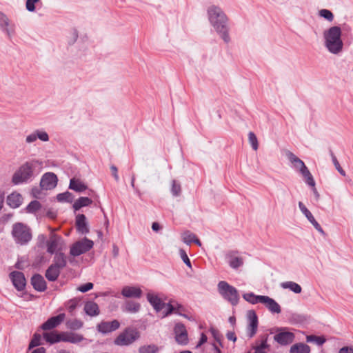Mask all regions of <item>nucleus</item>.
<instances>
[{
	"mask_svg": "<svg viewBox=\"0 0 353 353\" xmlns=\"http://www.w3.org/2000/svg\"><path fill=\"white\" fill-rule=\"evenodd\" d=\"M94 288V284L91 282H87L85 283L80 285L77 288V290L82 293H85L90 290H91Z\"/></svg>",
	"mask_w": 353,
	"mask_h": 353,
	"instance_id": "nucleus-52",
	"label": "nucleus"
},
{
	"mask_svg": "<svg viewBox=\"0 0 353 353\" xmlns=\"http://www.w3.org/2000/svg\"><path fill=\"white\" fill-rule=\"evenodd\" d=\"M339 353H353V346H344L339 350Z\"/></svg>",
	"mask_w": 353,
	"mask_h": 353,
	"instance_id": "nucleus-64",
	"label": "nucleus"
},
{
	"mask_svg": "<svg viewBox=\"0 0 353 353\" xmlns=\"http://www.w3.org/2000/svg\"><path fill=\"white\" fill-rule=\"evenodd\" d=\"M56 199L59 203H72L74 201V196L70 192L65 191L57 194Z\"/></svg>",
	"mask_w": 353,
	"mask_h": 353,
	"instance_id": "nucleus-36",
	"label": "nucleus"
},
{
	"mask_svg": "<svg viewBox=\"0 0 353 353\" xmlns=\"http://www.w3.org/2000/svg\"><path fill=\"white\" fill-rule=\"evenodd\" d=\"M268 334H261L256 341V345L253 347L254 353H268L266 351L270 349V345L268 343Z\"/></svg>",
	"mask_w": 353,
	"mask_h": 353,
	"instance_id": "nucleus-19",
	"label": "nucleus"
},
{
	"mask_svg": "<svg viewBox=\"0 0 353 353\" xmlns=\"http://www.w3.org/2000/svg\"><path fill=\"white\" fill-rule=\"evenodd\" d=\"M170 192L172 196L175 197L180 196L181 194V184L175 179L172 181Z\"/></svg>",
	"mask_w": 353,
	"mask_h": 353,
	"instance_id": "nucleus-44",
	"label": "nucleus"
},
{
	"mask_svg": "<svg viewBox=\"0 0 353 353\" xmlns=\"http://www.w3.org/2000/svg\"><path fill=\"white\" fill-rule=\"evenodd\" d=\"M11 234L15 243L21 245H27L32 238L30 228L21 222L13 224Z\"/></svg>",
	"mask_w": 353,
	"mask_h": 353,
	"instance_id": "nucleus-4",
	"label": "nucleus"
},
{
	"mask_svg": "<svg viewBox=\"0 0 353 353\" xmlns=\"http://www.w3.org/2000/svg\"><path fill=\"white\" fill-rule=\"evenodd\" d=\"M210 332L212 336H213V338L214 339V340L216 342H218L221 347H223L219 332L214 327H210Z\"/></svg>",
	"mask_w": 353,
	"mask_h": 353,
	"instance_id": "nucleus-55",
	"label": "nucleus"
},
{
	"mask_svg": "<svg viewBox=\"0 0 353 353\" xmlns=\"http://www.w3.org/2000/svg\"><path fill=\"white\" fill-rule=\"evenodd\" d=\"M208 341V336H206V334L203 332H202L201 334V336H200V338H199V340L196 344V347H199L201 345H203V344H205Z\"/></svg>",
	"mask_w": 353,
	"mask_h": 353,
	"instance_id": "nucleus-60",
	"label": "nucleus"
},
{
	"mask_svg": "<svg viewBox=\"0 0 353 353\" xmlns=\"http://www.w3.org/2000/svg\"><path fill=\"white\" fill-rule=\"evenodd\" d=\"M48 259L45 256L44 254L40 253L35 257L34 265L36 266H40L41 265L46 263Z\"/></svg>",
	"mask_w": 353,
	"mask_h": 353,
	"instance_id": "nucleus-53",
	"label": "nucleus"
},
{
	"mask_svg": "<svg viewBox=\"0 0 353 353\" xmlns=\"http://www.w3.org/2000/svg\"><path fill=\"white\" fill-rule=\"evenodd\" d=\"M94 246L92 240L87 237L83 238L81 240L74 243L70 248V254L72 256H79L88 251Z\"/></svg>",
	"mask_w": 353,
	"mask_h": 353,
	"instance_id": "nucleus-8",
	"label": "nucleus"
},
{
	"mask_svg": "<svg viewBox=\"0 0 353 353\" xmlns=\"http://www.w3.org/2000/svg\"><path fill=\"white\" fill-rule=\"evenodd\" d=\"M247 316L248 319L247 336L249 338H252L257 332L259 325L258 316L254 310H248Z\"/></svg>",
	"mask_w": 353,
	"mask_h": 353,
	"instance_id": "nucleus-13",
	"label": "nucleus"
},
{
	"mask_svg": "<svg viewBox=\"0 0 353 353\" xmlns=\"http://www.w3.org/2000/svg\"><path fill=\"white\" fill-rule=\"evenodd\" d=\"M9 21L8 17L3 12L0 11V28L8 37H10L11 32L10 28H8Z\"/></svg>",
	"mask_w": 353,
	"mask_h": 353,
	"instance_id": "nucleus-33",
	"label": "nucleus"
},
{
	"mask_svg": "<svg viewBox=\"0 0 353 353\" xmlns=\"http://www.w3.org/2000/svg\"><path fill=\"white\" fill-rule=\"evenodd\" d=\"M326 341V339L323 336H316L314 340V343L319 346L323 345Z\"/></svg>",
	"mask_w": 353,
	"mask_h": 353,
	"instance_id": "nucleus-61",
	"label": "nucleus"
},
{
	"mask_svg": "<svg viewBox=\"0 0 353 353\" xmlns=\"http://www.w3.org/2000/svg\"><path fill=\"white\" fill-rule=\"evenodd\" d=\"M147 300L157 312L161 311L165 306V303L157 295L148 293L147 294Z\"/></svg>",
	"mask_w": 353,
	"mask_h": 353,
	"instance_id": "nucleus-26",
	"label": "nucleus"
},
{
	"mask_svg": "<svg viewBox=\"0 0 353 353\" xmlns=\"http://www.w3.org/2000/svg\"><path fill=\"white\" fill-rule=\"evenodd\" d=\"M264 295H256L254 292H248L243 294L244 300L251 304L261 303Z\"/></svg>",
	"mask_w": 353,
	"mask_h": 353,
	"instance_id": "nucleus-35",
	"label": "nucleus"
},
{
	"mask_svg": "<svg viewBox=\"0 0 353 353\" xmlns=\"http://www.w3.org/2000/svg\"><path fill=\"white\" fill-rule=\"evenodd\" d=\"M83 325V323L77 319L67 322V326L72 330H77L81 328Z\"/></svg>",
	"mask_w": 353,
	"mask_h": 353,
	"instance_id": "nucleus-46",
	"label": "nucleus"
},
{
	"mask_svg": "<svg viewBox=\"0 0 353 353\" xmlns=\"http://www.w3.org/2000/svg\"><path fill=\"white\" fill-rule=\"evenodd\" d=\"M207 14L210 23L214 28L217 34L225 43H228L231 39L229 34V19L226 14L219 6L215 5L208 7Z\"/></svg>",
	"mask_w": 353,
	"mask_h": 353,
	"instance_id": "nucleus-2",
	"label": "nucleus"
},
{
	"mask_svg": "<svg viewBox=\"0 0 353 353\" xmlns=\"http://www.w3.org/2000/svg\"><path fill=\"white\" fill-rule=\"evenodd\" d=\"M176 342L181 345H186L189 342L188 334L185 326L182 323H176L174 327Z\"/></svg>",
	"mask_w": 353,
	"mask_h": 353,
	"instance_id": "nucleus-12",
	"label": "nucleus"
},
{
	"mask_svg": "<svg viewBox=\"0 0 353 353\" xmlns=\"http://www.w3.org/2000/svg\"><path fill=\"white\" fill-rule=\"evenodd\" d=\"M41 190H43L41 189V188H39L37 186L32 187L30 192L32 196L34 199H39V196L41 194Z\"/></svg>",
	"mask_w": 353,
	"mask_h": 353,
	"instance_id": "nucleus-56",
	"label": "nucleus"
},
{
	"mask_svg": "<svg viewBox=\"0 0 353 353\" xmlns=\"http://www.w3.org/2000/svg\"><path fill=\"white\" fill-rule=\"evenodd\" d=\"M261 303L272 314H279L281 312L280 305L274 299L268 296H263Z\"/></svg>",
	"mask_w": 353,
	"mask_h": 353,
	"instance_id": "nucleus-21",
	"label": "nucleus"
},
{
	"mask_svg": "<svg viewBox=\"0 0 353 353\" xmlns=\"http://www.w3.org/2000/svg\"><path fill=\"white\" fill-rule=\"evenodd\" d=\"M286 155L290 162L294 163V167L299 170V172L305 179V183L309 186H314L316 185L314 177L307 167L305 165V163L290 151H288Z\"/></svg>",
	"mask_w": 353,
	"mask_h": 353,
	"instance_id": "nucleus-7",
	"label": "nucleus"
},
{
	"mask_svg": "<svg viewBox=\"0 0 353 353\" xmlns=\"http://www.w3.org/2000/svg\"><path fill=\"white\" fill-rule=\"evenodd\" d=\"M310 347L308 345L303 343H297L292 345L290 350V353H310Z\"/></svg>",
	"mask_w": 353,
	"mask_h": 353,
	"instance_id": "nucleus-34",
	"label": "nucleus"
},
{
	"mask_svg": "<svg viewBox=\"0 0 353 353\" xmlns=\"http://www.w3.org/2000/svg\"><path fill=\"white\" fill-rule=\"evenodd\" d=\"M324 46L330 53L340 54L343 49L342 29L339 26H334L323 32Z\"/></svg>",
	"mask_w": 353,
	"mask_h": 353,
	"instance_id": "nucleus-3",
	"label": "nucleus"
},
{
	"mask_svg": "<svg viewBox=\"0 0 353 353\" xmlns=\"http://www.w3.org/2000/svg\"><path fill=\"white\" fill-rule=\"evenodd\" d=\"M30 283L32 288L37 292H43L47 290V283L43 276L39 273H34L32 276Z\"/></svg>",
	"mask_w": 353,
	"mask_h": 353,
	"instance_id": "nucleus-18",
	"label": "nucleus"
},
{
	"mask_svg": "<svg viewBox=\"0 0 353 353\" xmlns=\"http://www.w3.org/2000/svg\"><path fill=\"white\" fill-rule=\"evenodd\" d=\"M319 15L330 22L332 21L334 17L333 13L327 9L320 10L319 12Z\"/></svg>",
	"mask_w": 353,
	"mask_h": 353,
	"instance_id": "nucleus-48",
	"label": "nucleus"
},
{
	"mask_svg": "<svg viewBox=\"0 0 353 353\" xmlns=\"http://www.w3.org/2000/svg\"><path fill=\"white\" fill-rule=\"evenodd\" d=\"M165 307H166V309L163 312L162 318L167 317L172 314H178V311H176L175 306L172 305L170 301L165 303Z\"/></svg>",
	"mask_w": 353,
	"mask_h": 353,
	"instance_id": "nucleus-45",
	"label": "nucleus"
},
{
	"mask_svg": "<svg viewBox=\"0 0 353 353\" xmlns=\"http://www.w3.org/2000/svg\"><path fill=\"white\" fill-rule=\"evenodd\" d=\"M12 216H13L12 213L4 214L0 218V224H3V225L6 224L10 220V219L12 217Z\"/></svg>",
	"mask_w": 353,
	"mask_h": 353,
	"instance_id": "nucleus-58",
	"label": "nucleus"
},
{
	"mask_svg": "<svg viewBox=\"0 0 353 353\" xmlns=\"http://www.w3.org/2000/svg\"><path fill=\"white\" fill-rule=\"evenodd\" d=\"M37 137L36 135V131H34L33 133H32L26 137V141L28 143H32L34 142L35 141H37Z\"/></svg>",
	"mask_w": 353,
	"mask_h": 353,
	"instance_id": "nucleus-62",
	"label": "nucleus"
},
{
	"mask_svg": "<svg viewBox=\"0 0 353 353\" xmlns=\"http://www.w3.org/2000/svg\"><path fill=\"white\" fill-rule=\"evenodd\" d=\"M93 201L91 198L88 196H80L72 204V209L74 213L79 211L84 207L90 206Z\"/></svg>",
	"mask_w": 353,
	"mask_h": 353,
	"instance_id": "nucleus-28",
	"label": "nucleus"
},
{
	"mask_svg": "<svg viewBox=\"0 0 353 353\" xmlns=\"http://www.w3.org/2000/svg\"><path fill=\"white\" fill-rule=\"evenodd\" d=\"M54 254L53 263L56 268L61 270L67 265V258L65 254L62 252H57Z\"/></svg>",
	"mask_w": 353,
	"mask_h": 353,
	"instance_id": "nucleus-31",
	"label": "nucleus"
},
{
	"mask_svg": "<svg viewBox=\"0 0 353 353\" xmlns=\"http://www.w3.org/2000/svg\"><path fill=\"white\" fill-rule=\"evenodd\" d=\"M75 228L77 232L81 234H86L90 232L89 223L84 214H78L76 215Z\"/></svg>",
	"mask_w": 353,
	"mask_h": 353,
	"instance_id": "nucleus-16",
	"label": "nucleus"
},
{
	"mask_svg": "<svg viewBox=\"0 0 353 353\" xmlns=\"http://www.w3.org/2000/svg\"><path fill=\"white\" fill-rule=\"evenodd\" d=\"M65 317V314L64 313L50 316L41 325L40 327L44 331L52 330L59 326L64 321Z\"/></svg>",
	"mask_w": 353,
	"mask_h": 353,
	"instance_id": "nucleus-15",
	"label": "nucleus"
},
{
	"mask_svg": "<svg viewBox=\"0 0 353 353\" xmlns=\"http://www.w3.org/2000/svg\"><path fill=\"white\" fill-rule=\"evenodd\" d=\"M140 303L133 301H126L122 307V310L129 313H137L140 310Z\"/></svg>",
	"mask_w": 353,
	"mask_h": 353,
	"instance_id": "nucleus-32",
	"label": "nucleus"
},
{
	"mask_svg": "<svg viewBox=\"0 0 353 353\" xmlns=\"http://www.w3.org/2000/svg\"><path fill=\"white\" fill-rule=\"evenodd\" d=\"M61 274V270L51 264L46 270L45 276L50 282L56 281Z\"/></svg>",
	"mask_w": 353,
	"mask_h": 353,
	"instance_id": "nucleus-30",
	"label": "nucleus"
},
{
	"mask_svg": "<svg viewBox=\"0 0 353 353\" xmlns=\"http://www.w3.org/2000/svg\"><path fill=\"white\" fill-rule=\"evenodd\" d=\"M43 338L50 345L58 343L59 342H62V332H45L43 333Z\"/></svg>",
	"mask_w": 353,
	"mask_h": 353,
	"instance_id": "nucleus-25",
	"label": "nucleus"
},
{
	"mask_svg": "<svg viewBox=\"0 0 353 353\" xmlns=\"http://www.w3.org/2000/svg\"><path fill=\"white\" fill-rule=\"evenodd\" d=\"M281 287L284 289H289L295 294H299L302 291L301 286L293 281H286L281 283Z\"/></svg>",
	"mask_w": 353,
	"mask_h": 353,
	"instance_id": "nucleus-38",
	"label": "nucleus"
},
{
	"mask_svg": "<svg viewBox=\"0 0 353 353\" xmlns=\"http://www.w3.org/2000/svg\"><path fill=\"white\" fill-rule=\"evenodd\" d=\"M249 142L254 150H256L259 148L258 139L256 134L253 132L248 134Z\"/></svg>",
	"mask_w": 353,
	"mask_h": 353,
	"instance_id": "nucleus-49",
	"label": "nucleus"
},
{
	"mask_svg": "<svg viewBox=\"0 0 353 353\" xmlns=\"http://www.w3.org/2000/svg\"><path fill=\"white\" fill-rule=\"evenodd\" d=\"M180 256L183 261V263L190 268H192V263L190 259H189L186 252L183 249H180L179 250Z\"/></svg>",
	"mask_w": 353,
	"mask_h": 353,
	"instance_id": "nucleus-51",
	"label": "nucleus"
},
{
	"mask_svg": "<svg viewBox=\"0 0 353 353\" xmlns=\"http://www.w3.org/2000/svg\"><path fill=\"white\" fill-rule=\"evenodd\" d=\"M22 203L23 197L22 195L19 192H13L7 196L6 203L11 208H18L21 206Z\"/></svg>",
	"mask_w": 353,
	"mask_h": 353,
	"instance_id": "nucleus-24",
	"label": "nucleus"
},
{
	"mask_svg": "<svg viewBox=\"0 0 353 353\" xmlns=\"http://www.w3.org/2000/svg\"><path fill=\"white\" fill-rule=\"evenodd\" d=\"M68 189L74 191L77 193H83L89 190L88 186L80 179L72 177L70 179Z\"/></svg>",
	"mask_w": 353,
	"mask_h": 353,
	"instance_id": "nucleus-22",
	"label": "nucleus"
},
{
	"mask_svg": "<svg viewBox=\"0 0 353 353\" xmlns=\"http://www.w3.org/2000/svg\"><path fill=\"white\" fill-rule=\"evenodd\" d=\"M42 207L41 203L37 200L31 201L26 207L25 210L27 213L34 214Z\"/></svg>",
	"mask_w": 353,
	"mask_h": 353,
	"instance_id": "nucleus-39",
	"label": "nucleus"
},
{
	"mask_svg": "<svg viewBox=\"0 0 353 353\" xmlns=\"http://www.w3.org/2000/svg\"><path fill=\"white\" fill-rule=\"evenodd\" d=\"M9 278L18 292H22L26 289L27 281L23 272L14 270L9 274Z\"/></svg>",
	"mask_w": 353,
	"mask_h": 353,
	"instance_id": "nucleus-10",
	"label": "nucleus"
},
{
	"mask_svg": "<svg viewBox=\"0 0 353 353\" xmlns=\"http://www.w3.org/2000/svg\"><path fill=\"white\" fill-rule=\"evenodd\" d=\"M120 325L121 323L117 319H114L111 321H102L97 324V330L105 335L118 330Z\"/></svg>",
	"mask_w": 353,
	"mask_h": 353,
	"instance_id": "nucleus-14",
	"label": "nucleus"
},
{
	"mask_svg": "<svg viewBox=\"0 0 353 353\" xmlns=\"http://www.w3.org/2000/svg\"><path fill=\"white\" fill-rule=\"evenodd\" d=\"M46 237L44 234H39L38 236V243L37 246L40 248H43L46 245Z\"/></svg>",
	"mask_w": 353,
	"mask_h": 353,
	"instance_id": "nucleus-59",
	"label": "nucleus"
},
{
	"mask_svg": "<svg viewBox=\"0 0 353 353\" xmlns=\"http://www.w3.org/2000/svg\"><path fill=\"white\" fill-rule=\"evenodd\" d=\"M58 183V177L56 174L52 172L44 173L40 180L39 185L43 190H51Z\"/></svg>",
	"mask_w": 353,
	"mask_h": 353,
	"instance_id": "nucleus-11",
	"label": "nucleus"
},
{
	"mask_svg": "<svg viewBox=\"0 0 353 353\" xmlns=\"http://www.w3.org/2000/svg\"><path fill=\"white\" fill-rule=\"evenodd\" d=\"M161 347L155 344L141 345L139 348V353H157Z\"/></svg>",
	"mask_w": 353,
	"mask_h": 353,
	"instance_id": "nucleus-42",
	"label": "nucleus"
},
{
	"mask_svg": "<svg viewBox=\"0 0 353 353\" xmlns=\"http://www.w3.org/2000/svg\"><path fill=\"white\" fill-rule=\"evenodd\" d=\"M62 342L76 344L84 340V337L82 334L72 332H62Z\"/></svg>",
	"mask_w": 353,
	"mask_h": 353,
	"instance_id": "nucleus-27",
	"label": "nucleus"
},
{
	"mask_svg": "<svg viewBox=\"0 0 353 353\" xmlns=\"http://www.w3.org/2000/svg\"><path fill=\"white\" fill-rule=\"evenodd\" d=\"M41 345V336L39 333H34L31 339L29 345L28 350H31L34 347H39Z\"/></svg>",
	"mask_w": 353,
	"mask_h": 353,
	"instance_id": "nucleus-43",
	"label": "nucleus"
},
{
	"mask_svg": "<svg viewBox=\"0 0 353 353\" xmlns=\"http://www.w3.org/2000/svg\"><path fill=\"white\" fill-rule=\"evenodd\" d=\"M41 2V0H26V8L29 12H33L36 10V5Z\"/></svg>",
	"mask_w": 353,
	"mask_h": 353,
	"instance_id": "nucleus-50",
	"label": "nucleus"
},
{
	"mask_svg": "<svg viewBox=\"0 0 353 353\" xmlns=\"http://www.w3.org/2000/svg\"><path fill=\"white\" fill-rule=\"evenodd\" d=\"M42 163L37 159L26 161L21 164L11 177L13 185H21L31 183L39 173Z\"/></svg>",
	"mask_w": 353,
	"mask_h": 353,
	"instance_id": "nucleus-1",
	"label": "nucleus"
},
{
	"mask_svg": "<svg viewBox=\"0 0 353 353\" xmlns=\"http://www.w3.org/2000/svg\"><path fill=\"white\" fill-rule=\"evenodd\" d=\"M228 264L232 269L236 270L243 265V258L241 256H235L232 254H228Z\"/></svg>",
	"mask_w": 353,
	"mask_h": 353,
	"instance_id": "nucleus-37",
	"label": "nucleus"
},
{
	"mask_svg": "<svg viewBox=\"0 0 353 353\" xmlns=\"http://www.w3.org/2000/svg\"><path fill=\"white\" fill-rule=\"evenodd\" d=\"M25 262V259L23 257L19 256L17 262L15 263L14 268L17 270H24V266L23 265V263Z\"/></svg>",
	"mask_w": 353,
	"mask_h": 353,
	"instance_id": "nucleus-57",
	"label": "nucleus"
},
{
	"mask_svg": "<svg viewBox=\"0 0 353 353\" xmlns=\"http://www.w3.org/2000/svg\"><path fill=\"white\" fill-rule=\"evenodd\" d=\"M121 294L125 298L140 299L143 291L139 287L126 285L122 288Z\"/></svg>",
	"mask_w": 353,
	"mask_h": 353,
	"instance_id": "nucleus-20",
	"label": "nucleus"
},
{
	"mask_svg": "<svg viewBox=\"0 0 353 353\" xmlns=\"http://www.w3.org/2000/svg\"><path fill=\"white\" fill-rule=\"evenodd\" d=\"M330 154L332 157V161L335 166V168L342 176H345V170L340 165L339 162L338 161L336 156L334 155L332 150H330Z\"/></svg>",
	"mask_w": 353,
	"mask_h": 353,
	"instance_id": "nucleus-47",
	"label": "nucleus"
},
{
	"mask_svg": "<svg viewBox=\"0 0 353 353\" xmlns=\"http://www.w3.org/2000/svg\"><path fill=\"white\" fill-rule=\"evenodd\" d=\"M61 239V236L56 234H52L50 239L46 241L47 252L50 254H54L59 252V243Z\"/></svg>",
	"mask_w": 353,
	"mask_h": 353,
	"instance_id": "nucleus-23",
	"label": "nucleus"
},
{
	"mask_svg": "<svg viewBox=\"0 0 353 353\" xmlns=\"http://www.w3.org/2000/svg\"><path fill=\"white\" fill-rule=\"evenodd\" d=\"M81 299L79 297H74L67 301L65 303V307L68 310V312L72 313L75 309L79 305Z\"/></svg>",
	"mask_w": 353,
	"mask_h": 353,
	"instance_id": "nucleus-40",
	"label": "nucleus"
},
{
	"mask_svg": "<svg viewBox=\"0 0 353 353\" xmlns=\"http://www.w3.org/2000/svg\"><path fill=\"white\" fill-rule=\"evenodd\" d=\"M46 216L50 219H54L57 217V213L52 209H48L46 213Z\"/></svg>",
	"mask_w": 353,
	"mask_h": 353,
	"instance_id": "nucleus-63",
	"label": "nucleus"
},
{
	"mask_svg": "<svg viewBox=\"0 0 353 353\" xmlns=\"http://www.w3.org/2000/svg\"><path fill=\"white\" fill-rule=\"evenodd\" d=\"M299 208L301 212L305 215L308 221L314 226V228L321 234L325 235V233L323 230L321 225L316 221L311 212L306 208V206L301 202H299Z\"/></svg>",
	"mask_w": 353,
	"mask_h": 353,
	"instance_id": "nucleus-17",
	"label": "nucleus"
},
{
	"mask_svg": "<svg viewBox=\"0 0 353 353\" xmlns=\"http://www.w3.org/2000/svg\"><path fill=\"white\" fill-rule=\"evenodd\" d=\"M36 131V135L37 139L39 140L46 142L49 141V135L48 134L43 130H37Z\"/></svg>",
	"mask_w": 353,
	"mask_h": 353,
	"instance_id": "nucleus-54",
	"label": "nucleus"
},
{
	"mask_svg": "<svg viewBox=\"0 0 353 353\" xmlns=\"http://www.w3.org/2000/svg\"><path fill=\"white\" fill-rule=\"evenodd\" d=\"M219 294L232 306H236L239 301L240 296L237 289L230 285L227 281H221L217 285Z\"/></svg>",
	"mask_w": 353,
	"mask_h": 353,
	"instance_id": "nucleus-5",
	"label": "nucleus"
},
{
	"mask_svg": "<svg viewBox=\"0 0 353 353\" xmlns=\"http://www.w3.org/2000/svg\"><path fill=\"white\" fill-rule=\"evenodd\" d=\"M276 334L274 336V340L279 345L286 346L291 344L295 335L293 332L288 330L287 327H275Z\"/></svg>",
	"mask_w": 353,
	"mask_h": 353,
	"instance_id": "nucleus-9",
	"label": "nucleus"
},
{
	"mask_svg": "<svg viewBox=\"0 0 353 353\" xmlns=\"http://www.w3.org/2000/svg\"><path fill=\"white\" fill-rule=\"evenodd\" d=\"M83 310L85 313L90 316H96L100 313L99 305L97 303L92 301H88L85 303Z\"/></svg>",
	"mask_w": 353,
	"mask_h": 353,
	"instance_id": "nucleus-29",
	"label": "nucleus"
},
{
	"mask_svg": "<svg viewBox=\"0 0 353 353\" xmlns=\"http://www.w3.org/2000/svg\"><path fill=\"white\" fill-rule=\"evenodd\" d=\"M183 241L187 245H190L191 243H195L196 245L201 246V241L198 239L196 234L188 232L185 233V236L183 237Z\"/></svg>",
	"mask_w": 353,
	"mask_h": 353,
	"instance_id": "nucleus-41",
	"label": "nucleus"
},
{
	"mask_svg": "<svg viewBox=\"0 0 353 353\" xmlns=\"http://www.w3.org/2000/svg\"><path fill=\"white\" fill-rule=\"evenodd\" d=\"M140 338V332L137 328L128 326L114 341V343L119 346H128Z\"/></svg>",
	"mask_w": 353,
	"mask_h": 353,
	"instance_id": "nucleus-6",
	"label": "nucleus"
}]
</instances>
